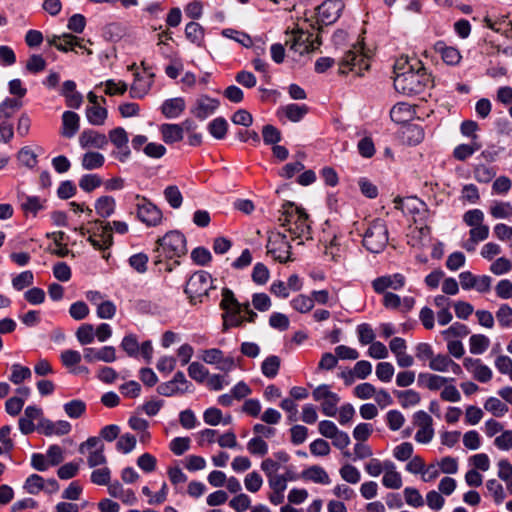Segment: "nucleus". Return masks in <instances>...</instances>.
Instances as JSON below:
<instances>
[{"label":"nucleus","instance_id":"f257e3e1","mask_svg":"<svg viewBox=\"0 0 512 512\" xmlns=\"http://www.w3.org/2000/svg\"><path fill=\"white\" fill-rule=\"evenodd\" d=\"M278 221L283 228V232L289 234L291 241H297V244L301 245L312 239L309 216L304 209L296 204L292 202L284 203Z\"/></svg>","mask_w":512,"mask_h":512},{"label":"nucleus","instance_id":"a19ab883","mask_svg":"<svg viewBox=\"0 0 512 512\" xmlns=\"http://www.w3.org/2000/svg\"><path fill=\"white\" fill-rule=\"evenodd\" d=\"M280 365V357L276 355H270L266 357L262 362L261 372L266 378L273 379L278 375Z\"/></svg>","mask_w":512,"mask_h":512},{"label":"nucleus","instance_id":"c9c22d12","mask_svg":"<svg viewBox=\"0 0 512 512\" xmlns=\"http://www.w3.org/2000/svg\"><path fill=\"white\" fill-rule=\"evenodd\" d=\"M85 114L87 121L94 126L104 125L108 117V111L105 107L102 106V104L87 106Z\"/></svg>","mask_w":512,"mask_h":512},{"label":"nucleus","instance_id":"aec40b11","mask_svg":"<svg viewBox=\"0 0 512 512\" xmlns=\"http://www.w3.org/2000/svg\"><path fill=\"white\" fill-rule=\"evenodd\" d=\"M463 366L475 380L481 383H487L492 379L491 368L485 365L481 359L467 357L463 361Z\"/></svg>","mask_w":512,"mask_h":512},{"label":"nucleus","instance_id":"cd10ccee","mask_svg":"<svg viewBox=\"0 0 512 512\" xmlns=\"http://www.w3.org/2000/svg\"><path fill=\"white\" fill-rule=\"evenodd\" d=\"M382 484L388 489H400L402 487V476L396 470V465L391 460H385Z\"/></svg>","mask_w":512,"mask_h":512},{"label":"nucleus","instance_id":"a211bd4d","mask_svg":"<svg viewBox=\"0 0 512 512\" xmlns=\"http://www.w3.org/2000/svg\"><path fill=\"white\" fill-rule=\"evenodd\" d=\"M201 359L210 365H217V368L229 372L235 368V362L232 357H225L224 352L218 348H210L202 351Z\"/></svg>","mask_w":512,"mask_h":512},{"label":"nucleus","instance_id":"4be33fe9","mask_svg":"<svg viewBox=\"0 0 512 512\" xmlns=\"http://www.w3.org/2000/svg\"><path fill=\"white\" fill-rule=\"evenodd\" d=\"M83 357L88 363L97 361L111 363L116 360V350L113 346H103L101 348L86 347L83 350Z\"/></svg>","mask_w":512,"mask_h":512},{"label":"nucleus","instance_id":"0eeeda50","mask_svg":"<svg viewBox=\"0 0 512 512\" xmlns=\"http://www.w3.org/2000/svg\"><path fill=\"white\" fill-rule=\"evenodd\" d=\"M285 44L290 50L299 55H303L317 49L321 42L318 40V36H315L313 32L297 28L288 35Z\"/></svg>","mask_w":512,"mask_h":512},{"label":"nucleus","instance_id":"1a4fd4ad","mask_svg":"<svg viewBox=\"0 0 512 512\" xmlns=\"http://www.w3.org/2000/svg\"><path fill=\"white\" fill-rule=\"evenodd\" d=\"M368 68L369 59L362 53L361 45H354L353 49L347 51L339 63V71L342 74L355 72L357 75H361Z\"/></svg>","mask_w":512,"mask_h":512},{"label":"nucleus","instance_id":"bb28decb","mask_svg":"<svg viewBox=\"0 0 512 512\" xmlns=\"http://www.w3.org/2000/svg\"><path fill=\"white\" fill-rule=\"evenodd\" d=\"M415 116L414 108L404 102L397 103L390 111L391 120L397 124H408Z\"/></svg>","mask_w":512,"mask_h":512},{"label":"nucleus","instance_id":"6e6552de","mask_svg":"<svg viewBox=\"0 0 512 512\" xmlns=\"http://www.w3.org/2000/svg\"><path fill=\"white\" fill-rule=\"evenodd\" d=\"M211 288V276L205 271L195 272L188 279L184 292L187 294L190 302L196 304L202 302V298L208 296Z\"/></svg>","mask_w":512,"mask_h":512},{"label":"nucleus","instance_id":"c756f323","mask_svg":"<svg viewBox=\"0 0 512 512\" xmlns=\"http://www.w3.org/2000/svg\"><path fill=\"white\" fill-rule=\"evenodd\" d=\"M108 493L110 496L121 500L127 505H133L137 502L134 491L124 488L119 481H114L108 485Z\"/></svg>","mask_w":512,"mask_h":512},{"label":"nucleus","instance_id":"680f3d73","mask_svg":"<svg viewBox=\"0 0 512 512\" xmlns=\"http://www.w3.org/2000/svg\"><path fill=\"white\" fill-rule=\"evenodd\" d=\"M188 375L198 383H203L209 376L208 369L199 362H191L188 366Z\"/></svg>","mask_w":512,"mask_h":512},{"label":"nucleus","instance_id":"603ef678","mask_svg":"<svg viewBox=\"0 0 512 512\" xmlns=\"http://www.w3.org/2000/svg\"><path fill=\"white\" fill-rule=\"evenodd\" d=\"M484 409L495 417H502L509 410L508 406L496 397H489L484 403Z\"/></svg>","mask_w":512,"mask_h":512},{"label":"nucleus","instance_id":"864d4df0","mask_svg":"<svg viewBox=\"0 0 512 512\" xmlns=\"http://www.w3.org/2000/svg\"><path fill=\"white\" fill-rule=\"evenodd\" d=\"M473 174L477 182L487 184L495 178L496 170L494 167L479 164L474 168Z\"/></svg>","mask_w":512,"mask_h":512},{"label":"nucleus","instance_id":"a878e982","mask_svg":"<svg viewBox=\"0 0 512 512\" xmlns=\"http://www.w3.org/2000/svg\"><path fill=\"white\" fill-rule=\"evenodd\" d=\"M43 412L37 406H27L24 415L19 419V429L24 435H28L35 430V420H41Z\"/></svg>","mask_w":512,"mask_h":512},{"label":"nucleus","instance_id":"09e8293b","mask_svg":"<svg viewBox=\"0 0 512 512\" xmlns=\"http://www.w3.org/2000/svg\"><path fill=\"white\" fill-rule=\"evenodd\" d=\"M395 394L399 400L400 405L403 408L415 406L421 400L420 394L413 389L396 391Z\"/></svg>","mask_w":512,"mask_h":512},{"label":"nucleus","instance_id":"58836bf2","mask_svg":"<svg viewBox=\"0 0 512 512\" xmlns=\"http://www.w3.org/2000/svg\"><path fill=\"white\" fill-rule=\"evenodd\" d=\"M105 157L103 154L95 151H87L81 157V166L85 170H95L103 167Z\"/></svg>","mask_w":512,"mask_h":512},{"label":"nucleus","instance_id":"c03bdc74","mask_svg":"<svg viewBox=\"0 0 512 512\" xmlns=\"http://www.w3.org/2000/svg\"><path fill=\"white\" fill-rule=\"evenodd\" d=\"M44 203L45 201L38 196H25L21 203V209L25 215L36 216L39 211L44 209Z\"/></svg>","mask_w":512,"mask_h":512},{"label":"nucleus","instance_id":"b1692460","mask_svg":"<svg viewBox=\"0 0 512 512\" xmlns=\"http://www.w3.org/2000/svg\"><path fill=\"white\" fill-rule=\"evenodd\" d=\"M71 424L66 420L53 422L49 419H41L38 423V430L45 436H63L71 431Z\"/></svg>","mask_w":512,"mask_h":512},{"label":"nucleus","instance_id":"39448f33","mask_svg":"<svg viewBox=\"0 0 512 512\" xmlns=\"http://www.w3.org/2000/svg\"><path fill=\"white\" fill-rule=\"evenodd\" d=\"M363 246L371 253H380L388 243V229L383 219L370 222L364 231Z\"/></svg>","mask_w":512,"mask_h":512},{"label":"nucleus","instance_id":"4468645a","mask_svg":"<svg viewBox=\"0 0 512 512\" xmlns=\"http://www.w3.org/2000/svg\"><path fill=\"white\" fill-rule=\"evenodd\" d=\"M406 277L401 273L386 274L375 278L371 282V286L375 293H390L388 290L398 291L405 287Z\"/></svg>","mask_w":512,"mask_h":512},{"label":"nucleus","instance_id":"20e7f679","mask_svg":"<svg viewBox=\"0 0 512 512\" xmlns=\"http://www.w3.org/2000/svg\"><path fill=\"white\" fill-rule=\"evenodd\" d=\"M430 83V76L421 67L417 70L397 72L394 77V87L398 92L405 95L420 94Z\"/></svg>","mask_w":512,"mask_h":512},{"label":"nucleus","instance_id":"e433bc0d","mask_svg":"<svg viewBox=\"0 0 512 512\" xmlns=\"http://www.w3.org/2000/svg\"><path fill=\"white\" fill-rule=\"evenodd\" d=\"M449 381L448 378L431 373H420L418 376V382L424 385L431 391L439 390L444 387Z\"/></svg>","mask_w":512,"mask_h":512},{"label":"nucleus","instance_id":"9b49d317","mask_svg":"<svg viewBox=\"0 0 512 512\" xmlns=\"http://www.w3.org/2000/svg\"><path fill=\"white\" fill-rule=\"evenodd\" d=\"M136 199L138 200L136 204L138 220L148 227L158 226L163 218L161 210L145 197L137 195Z\"/></svg>","mask_w":512,"mask_h":512},{"label":"nucleus","instance_id":"bf43d9fd","mask_svg":"<svg viewBox=\"0 0 512 512\" xmlns=\"http://www.w3.org/2000/svg\"><path fill=\"white\" fill-rule=\"evenodd\" d=\"M290 304L299 313H308L314 307V300L307 295L299 294L291 300Z\"/></svg>","mask_w":512,"mask_h":512},{"label":"nucleus","instance_id":"f3484780","mask_svg":"<svg viewBox=\"0 0 512 512\" xmlns=\"http://www.w3.org/2000/svg\"><path fill=\"white\" fill-rule=\"evenodd\" d=\"M344 9L342 0H326L317 8L319 21L324 25H330L337 21Z\"/></svg>","mask_w":512,"mask_h":512},{"label":"nucleus","instance_id":"f704fd0d","mask_svg":"<svg viewBox=\"0 0 512 512\" xmlns=\"http://www.w3.org/2000/svg\"><path fill=\"white\" fill-rule=\"evenodd\" d=\"M185 109L183 98H172L166 100L161 107V111L166 118L174 119L179 117Z\"/></svg>","mask_w":512,"mask_h":512},{"label":"nucleus","instance_id":"e2e57ef3","mask_svg":"<svg viewBox=\"0 0 512 512\" xmlns=\"http://www.w3.org/2000/svg\"><path fill=\"white\" fill-rule=\"evenodd\" d=\"M164 196L166 201L172 208L178 209L181 207L183 202V196L177 186H167L164 190Z\"/></svg>","mask_w":512,"mask_h":512},{"label":"nucleus","instance_id":"6e6d98bb","mask_svg":"<svg viewBox=\"0 0 512 512\" xmlns=\"http://www.w3.org/2000/svg\"><path fill=\"white\" fill-rule=\"evenodd\" d=\"M228 123L223 117L213 119L208 125L209 133L216 139H223L226 136Z\"/></svg>","mask_w":512,"mask_h":512},{"label":"nucleus","instance_id":"37998d69","mask_svg":"<svg viewBox=\"0 0 512 512\" xmlns=\"http://www.w3.org/2000/svg\"><path fill=\"white\" fill-rule=\"evenodd\" d=\"M395 208L398 210H401L403 213L409 212V213H419V207L423 206L424 203L421 202L416 197H409V198H401L396 197L394 199Z\"/></svg>","mask_w":512,"mask_h":512},{"label":"nucleus","instance_id":"ea45409f","mask_svg":"<svg viewBox=\"0 0 512 512\" xmlns=\"http://www.w3.org/2000/svg\"><path fill=\"white\" fill-rule=\"evenodd\" d=\"M83 39L69 33L62 34V40L59 42V45H57V49L62 52H68L70 50H74L75 47H79L82 49H85L87 51V54H92V51L90 49H86L82 45Z\"/></svg>","mask_w":512,"mask_h":512},{"label":"nucleus","instance_id":"13d9d810","mask_svg":"<svg viewBox=\"0 0 512 512\" xmlns=\"http://www.w3.org/2000/svg\"><path fill=\"white\" fill-rule=\"evenodd\" d=\"M247 450L251 455L265 456L268 453V444L262 437L255 436L248 441Z\"/></svg>","mask_w":512,"mask_h":512},{"label":"nucleus","instance_id":"4d7b16f0","mask_svg":"<svg viewBox=\"0 0 512 512\" xmlns=\"http://www.w3.org/2000/svg\"><path fill=\"white\" fill-rule=\"evenodd\" d=\"M103 184L102 178L97 174H85L79 180V187L84 192H92Z\"/></svg>","mask_w":512,"mask_h":512},{"label":"nucleus","instance_id":"473e14b6","mask_svg":"<svg viewBox=\"0 0 512 512\" xmlns=\"http://www.w3.org/2000/svg\"><path fill=\"white\" fill-rule=\"evenodd\" d=\"M309 108L305 104H287L278 110V115L285 116L291 122H299L308 113Z\"/></svg>","mask_w":512,"mask_h":512},{"label":"nucleus","instance_id":"412c9836","mask_svg":"<svg viewBox=\"0 0 512 512\" xmlns=\"http://www.w3.org/2000/svg\"><path fill=\"white\" fill-rule=\"evenodd\" d=\"M78 142L84 150L104 149L108 144V138L105 134L96 130L85 129L80 133Z\"/></svg>","mask_w":512,"mask_h":512},{"label":"nucleus","instance_id":"052dcab7","mask_svg":"<svg viewBox=\"0 0 512 512\" xmlns=\"http://www.w3.org/2000/svg\"><path fill=\"white\" fill-rule=\"evenodd\" d=\"M34 283V274L30 270L23 271L12 278V287L21 291Z\"/></svg>","mask_w":512,"mask_h":512},{"label":"nucleus","instance_id":"7ed1b4c3","mask_svg":"<svg viewBox=\"0 0 512 512\" xmlns=\"http://www.w3.org/2000/svg\"><path fill=\"white\" fill-rule=\"evenodd\" d=\"M154 249V264L162 263L164 259H175L184 256L187 252L186 238L179 231H169L156 241Z\"/></svg>","mask_w":512,"mask_h":512},{"label":"nucleus","instance_id":"3c124183","mask_svg":"<svg viewBox=\"0 0 512 512\" xmlns=\"http://www.w3.org/2000/svg\"><path fill=\"white\" fill-rule=\"evenodd\" d=\"M23 489L28 494L37 495L45 489V480L38 474H32L25 480Z\"/></svg>","mask_w":512,"mask_h":512},{"label":"nucleus","instance_id":"2f4dec72","mask_svg":"<svg viewBox=\"0 0 512 512\" xmlns=\"http://www.w3.org/2000/svg\"><path fill=\"white\" fill-rule=\"evenodd\" d=\"M80 127V117L72 111H65L62 114L61 135L65 138H72Z\"/></svg>","mask_w":512,"mask_h":512},{"label":"nucleus","instance_id":"8fccbe9b","mask_svg":"<svg viewBox=\"0 0 512 512\" xmlns=\"http://www.w3.org/2000/svg\"><path fill=\"white\" fill-rule=\"evenodd\" d=\"M470 333L469 328L460 322H454L449 328L441 332L444 340L449 341L454 338H463Z\"/></svg>","mask_w":512,"mask_h":512},{"label":"nucleus","instance_id":"2eb2a0df","mask_svg":"<svg viewBox=\"0 0 512 512\" xmlns=\"http://www.w3.org/2000/svg\"><path fill=\"white\" fill-rule=\"evenodd\" d=\"M192 384L186 379L182 371L175 373L172 380L161 383L157 387V392L160 395L171 397L177 394H184L190 391Z\"/></svg>","mask_w":512,"mask_h":512},{"label":"nucleus","instance_id":"49530a36","mask_svg":"<svg viewBox=\"0 0 512 512\" xmlns=\"http://www.w3.org/2000/svg\"><path fill=\"white\" fill-rule=\"evenodd\" d=\"M489 212L495 219H508L512 217V205L510 202L494 201Z\"/></svg>","mask_w":512,"mask_h":512},{"label":"nucleus","instance_id":"5fc2aeb1","mask_svg":"<svg viewBox=\"0 0 512 512\" xmlns=\"http://www.w3.org/2000/svg\"><path fill=\"white\" fill-rule=\"evenodd\" d=\"M31 375V370L28 367L16 363L11 366V375L9 376V380L13 384L19 385L25 380L30 379Z\"/></svg>","mask_w":512,"mask_h":512},{"label":"nucleus","instance_id":"0e129e2a","mask_svg":"<svg viewBox=\"0 0 512 512\" xmlns=\"http://www.w3.org/2000/svg\"><path fill=\"white\" fill-rule=\"evenodd\" d=\"M76 338L81 345H88L94 342V327L92 324L85 323L78 327Z\"/></svg>","mask_w":512,"mask_h":512},{"label":"nucleus","instance_id":"774afa93","mask_svg":"<svg viewBox=\"0 0 512 512\" xmlns=\"http://www.w3.org/2000/svg\"><path fill=\"white\" fill-rule=\"evenodd\" d=\"M498 323L503 328L512 326V308L508 304H502L496 312Z\"/></svg>","mask_w":512,"mask_h":512},{"label":"nucleus","instance_id":"4c0bfd02","mask_svg":"<svg viewBox=\"0 0 512 512\" xmlns=\"http://www.w3.org/2000/svg\"><path fill=\"white\" fill-rule=\"evenodd\" d=\"M116 208V201L112 196H101L95 202V211L102 218L110 217Z\"/></svg>","mask_w":512,"mask_h":512},{"label":"nucleus","instance_id":"a18cd8bd","mask_svg":"<svg viewBox=\"0 0 512 512\" xmlns=\"http://www.w3.org/2000/svg\"><path fill=\"white\" fill-rule=\"evenodd\" d=\"M490 345V340L486 335L473 334L469 339V349L474 355L484 353Z\"/></svg>","mask_w":512,"mask_h":512},{"label":"nucleus","instance_id":"f8f14e48","mask_svg":"<svg viewBox=\"0 0 512 512\" xmlns=\"http://www.w3.org/2000/svg\"><path fill=\"white\" fill-rule=\"evenodd\" d=\"M78 451L80 454L88 453L87 463L91 468L104 465L107 462L104 454V444L98 437H89L79 445Z\"/></svg>","mask_w":512,"mask_h":512},{"label":"nucleus","instance_id":"79ce46f5","mask_svg":"<svg viewBox=\"0 0 512 512\" xmlns=\"http://www.w3.org/2000/svg\"><path fill=\"white\" fill-rule=\"evenodd\" d=\"M481 148L478 141H471L469 144H460L453 150V157L458 161H465Z\"/></svg>","mask_w":512,"mask_h":512},{"label":"nucleus","instance_id":"338daca9","mask_svg":"<svg viewBox=\"0 0 512 512\" xmlns=\"http://www.w3.org/2000/svg\"><path fill=\"white\" fill-rule=\"evenodd\" d=\"M339 474L344 481L350 484H357L361 480L360 471L351 464L343 465L339 470Z\"/></svg>","mask_w":512,"mask_h":512},{"label":"nucleus","instance_id":"f03ea898","mask_svg":"<svg viewBox=\"0 0 512 512\" xmlns=\"http://www.w3.org/2000/svg\"><path fill=\"white\" fill-rule=\"evenodd\" d=\"M220 308L223 310L222 332L242 327L246 322L254 323L258 317L257 313L250 308L249 302L240 303L229 288L222 289Z\"/></svg>","mask_w":512,"mask_h":512},{"label":"nucleus","instance_id":"5701e85b","mask_svg":"<svg viewBox=\"0 0 512 512\" xmlns=\"http://www.w3.org/2000/svg\"><path fill=\"white\" fill-rule=\"evenodd\" d=\"M152 73L140 74L139 72L134 73V81L130 86V96L132 98H143L150 91L153 84Z\"/></svg>","mask_w":512,"mask_h":512},{"label":"nucleus","instance_id":"7c9ffc66","mask_svg":"<svg viewBox=\"0 0 512 512\" xmlns=\"http://www.w3.org/2000/svg\"><path fill=\"white\" fill-rule=\"evenodd\" d=\"M424 129L418 124H407L402 128L401 139L404 143L415 146L423 141Z\"/></svg>","mask_w":512,"mask_h":512},{"label":"nucleus","instance_id":"ddd939ff","mask_svg":"<svg viewBox=\"0 0 512 512\" xmlns=\"http://www.w3.org/2000/svg\"><path fill=\"white\" fill-rule=\"evenodd\" d=\"M313 399L321 403V411L325 416L333 417L337 413L340 397L330 390L326 384L319 385L312 392Z\"/></svg>","mask_w":512,"mask_h":512},{"label":"nucleus","instance_id":"72a5a7b5","mask_svg":"<svg viewBox=\"0 0 512 512\" xmlns=\"http://www.w3.org/2000/svg\"><path fill=\"white\" fill-rule=\"evenodd\" d=\"M185 37L197 47L205 45V29L197 22H189L185 26Z\"/></svg>","mask_w":512,"mask_h":512},{"label":"nucleus","instance_id":"6ab92c4d","mask_svg":"<svg viewBox=\"0 0 512 512\" xmlns=\"http://www.w3.org/2000/svg\"><path fill=\"white\" fill-rule=\"evenodd\" d=\"M159 130L166 144H174L183 139L184 132H190L191 122L184 121L181 124L164 123Z\"/></svg>","mask_w":512,"mask_h":512},{"label":"nucleus","instance_id":"9d476101","mask_svg":"<svg viewBox=\"0 0 512 512\" xmlns=\"http://www.w3.org/2000/svg\"><path fill=\"white\" fill-rule=\"evenodd\" d=\"M266 248L267 253L280 263H286L291 260V245L284 232H271Z\"/></svg>","mask_w":512,"mask_h":512},{"label":"nucleus","instance_id":"423d86ee","mask_svg":"<svg viewBox=\"0 0 512 512\" xmlns=\"http://www.w3.org/2000/svg\"><path fill=\"white\" fill-rule=\"evenodd\" d=\"M81 235L89 234L88 241L98 250H105L112 246L113 235L111 233L110 222L94 221L87 229H80Z\"/></svg>","mask_w":512,"mask_h":512},{"label":"nucleus","instance_id":"de8ad7c7","mask_svg":"<svg viewBox=\"0 0 512 512\" xmlns=\"http://www.w3.org/2000/svg\"><path fill=\"white\" fill-rule=\"evenodd\" d=\"M66 415L72 419H78L86 412V403L80 399L71 400L63 405Z\"/></svg>","mask_w":512,"mask_h":512},{"label":"nucleus","instance_id":"dca6fc26","mask_svg":"<svg viewBox=\"0 0 512 512\" xmlns=\"http://www.w3.org/2000/svg\"><path fill=\"white\" fill-rule=\"evenodd\" d=\"M459 280L464 290L475 289L480 293H486L491 289L492 278L488 275L476 276L470 271H464L459 274Z\"/></svg>","mask_w":512,"mask_h":512},{"label":"nucleus","instance_id":"c85d7f7f","mask_svg":"<svg viewBox=\"0 0 512 512\" xmlns=\"http://www.w3.org/2000/svg\"><path fill=\"white\" fill-rule=\"evenodd\" d=\"M300 477L304 481H310L321 485H328L331 482L326 470L319 465H313L303 470Z\"/></svg>","mask_w":512,"mask_h":512},{"label":"nucleus","instance_id":"69168bd1","mask_svg":"<svg viewBox=\"0 0 512 512\" xmlns=\"http://www.w3.org/2000/svg\"><path fill=\"white\" fill-rule=\"evenodd\" d=\"M512 188V180L505 175H501L494 179L492 183L493 195H506Z\"/></svg>","mask_w":512,"mask_h":512},{"label":"nucleus","instance_id":"393cba45","mask_svg":"<svg viewBox=\"0 0 512 512\" xmlns=\"http://www.w3.org/2000/svg\"><path fill=\"white\" fill-rule=\"evenodd\" d=\"M219 106V101L214 98H210L206 95L200 96L194 107L191 109V113L198 119L204 120L208 116L212 115Z\"/></svg>","mask_w":512,"mask_h":512}]
</instances>
